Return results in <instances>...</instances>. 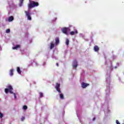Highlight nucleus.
Segmentation results:
<instances>
[{
    "mask_svg": "<svg viewBox=\"0 0 124 124\" xmlns=\"http://www.w3.org/2000/svg\"><path fill=\"white\" fill-rule=\"evenodd\" d=\"M60 44V39L58 37L55 38V41L51 42L50 46V49H53L55 46H58Z\"/></svg>",
    "mask_w": 124,
    "mask_h": 124,
    "instance_id": "nucleus-3",
    "label": "nucleus"
},
{
    "mask_svg": "<svg viewBox=\"0 0 124 124\" xmlns=\"http://www.w3.org/2000/svg\"><path fill=\"white\" fill-rule=\"evenodd\" d=\"M57 66H59V64L58 63H56Z\"/></svg>",
    "mask_w": 124,
    "mask_h": 124,
    "instance_id": "nucleus-31",
    "label": "nucleus"
},
{
    "mask_svg": "<svg viewBox=\"0 0 124 124\" xmlns=\"http://www.w3.org/2000/svg\"><path fill=\"white\" fill-rule=\"evenodd\" d=\"M13 72H14V69H11L10 70V76H13V75H14Z\"/></svg>",
    "mask_w": 124,
    "mask_h": 124,
    "instance_id": "nucleus-15",
    "label": "nucleus"
},
{
    "mask_svg": "<svg viewBox=\"0 0 124 124\" xmlns=\"http://www.w3.org/2000/svg\"><path fill=\"white\" fill-rule=\"evenodd\" d=\"M3 117V114L0 112V119H1Z\"/></svg>",
    "mask_w": 124,
    "mask_h": 124,
    "instance_id": "nucleus-24",
    "label": "nucleus"
},
{
    "mask_svg": "<svg viewBox=\"0 0 124 124\" xmlns=\"http://www.w3.org/2000/svg\"><path fill=\"white\" fill-rule=\"evenodd\" d=\"M22 109L25 110H27V109H28V106L26 105L23 106Z\"/></svg>",
    "mask_w": 124,
    "mask_h": 124,
    "instance_id": "nucleus-20",
    "label": "nucleus"
},
{
    "mask_svg": "<svg viewBox=\"0 0 124 124\" xmlns=\"http://www.w3.org/2000/svg\"><path fill=\"white\" fill-rule=\"evenodd\" d=\"M20 4H21V5H22V4H23V1H24V0H20Z\"/></svg>",
    "mask_w": 124,
    "mask_h": 124,
    "instance_id": "nucleus-25",
    "label": "nucleus"
},
{
    "mask_svg": "<svg viewBox=\"0 0 124 124\" xmlns=\"http://www.w3.org/2000/svg\"><path fill=\"white\" fill-rule=\"evenodd\" d=\"M35 65L36 66H37L38 65V63H37V62H35Z\"/></svg>",
    "mask_w": 124,
    "mask_h": 124,
    "instance_id": "nucleus-29",
    "label": "nucleus"
},
{
    "mask_svg": "<svg viewBox=\"0 0 124 124\" xmlns=\"http://www.w3.org/2000/svg\"><path fill=\"white\" fill-rule=\"evenodd\" d=\"M39 94L40 97H43V93H42V92H40Z\"/></svg>",
    "mask_w": 124,
    "mask_h": 124,
    "instance_id": "nucleus-21",
    "label": "nucleus"
},
{
    "mask_svg": "<svg viewBox=\"0 0 124 124\" xmlns=\"http://www.w3.org/2000/svg\"><path fill=\"white\" fill-rule=\"evenodd\" d=\"M21 54H24V52L21 51Z\"/></svg>",
    "mask_w": 124,
    "mask_h": 124,
    "instance_id": "nucleus-32",
    "label": "nucleus"
},
{
    "mask_svg": "<svg viewBox=\"0 0 124 124\" xmlns=\"http://www.w3.org/2000/svg\"><path fill=\"white\" fill-rule=\"evenodd\" d=\"M6 32H7V33H9V31H7Z\"/></svg>",
    "mask_w": 124,
    "mask_h": 124,
    "instance_id": "nucleus-34",
    "label": "nucleus"
},
{
    "mask_svg": "<svg viewBox=\"0 0 124 124\" xmlns=\"http://www.w3.org/2000/svg\"><path fill=\"white\" fill-rule=\"evenodd\" d=\"M78 33V32L77 31H72L70 32V34L71 35H74V34H77Z\"/></svg>",
    "mask_w": 124,
    "mask_h": 124,
    "instance_id": "nucleus-17",
    "label": "nucleus"
},
{
    "mask_svg": "<svg viewBox=\"0 0 124 124\" xmlns=\"http://www.w3.org/2000/svg\"><path fill=\"white\" fill-rule=\"evenodd\" d=\"M66 45H67V46H68V44H69V40H68V39H66Z\"/></svg>",
    "mask_w": 124,
    "mask_h": 124,
    "instance_id": "nucleus-19",
    "label": "nucleus"
},
{
    "mask_svg": "<svg viewBox=\"0 0 124 124\" xmlns=\"http://www.w3.org/2000/svg\"><path fill=\"white\" fill-rule=\"evenodd\" d=\"M60 87H61V84L60 83H56L55 85V89L59 93L60 98H61V99H64L63 94L61 93L62 92L61 91V89L60 88Z\"/></svg>",
    "mask_w": 124,
    "mask_h": 124,
    "instance_id": "nucleus-2",
    "label": "nucleus"
},
{
    "mask_svg": "<svg viewBox=\"0 0 124 124\" xmlns=\"http://www.w3.org/2000/svg\"><path fill=\"white\" fill-rule=\"evenodd\" d=\"M62 31H70V29L67 27H64L61 29Z\"/></svg>",
    "mask_w": 124,
    "mask_h": 124,
    "instance_id": "nucleus-10",
    "label": "nucleus"
},
{
    "mask_svg": "<svg viewBox=\"0 0 124 124\" xmlns=\"http://www.w3.org/2000/svg\"><path fill=\"white\" fill-rule=\"evenodd\" d=\"M0 50H1V47L0 46Z\"/></svg>",
    "mask_w": 124,
    "mask_h": 124,
    "instance_id": "nucleus-35",
    "label": "nucleus"
},
{
    "mask_svg": "<svg viewBox=\"0 0 124 124\" xmlns=\"http://www.w3.org/2000/svg\"><path fill=\"white\" fill-rule=\"evenodd\" d=\"M25 13L27 17L28 20H31V13L29 11H25Z\"/></svg>",
    "mask_w": 124,
    "mask_h": 124,
    "instance_id": "nucleus-8",
    "label": "nucleus"
},
{
    "mask_svg": "<svg viewBox=\"0 0 124 124\" xmlns=\"http://www.w3.org/2000/svg\"><path fill=\"white\" fill-rule=\"evenodd\" d=\"M77 66H78V62H77L76 60H74L72 63V67L73 69H76Z\"/></svg>",
    "mask_w": 124,
    "mask_h": 124,
    "instance_id": "nucleus-7",
    "label": "nucleus"
},
{
    "mask_svg": "<svg viewBox=\"0 0 124 124\" xmlns=\"http://www.w3.org/2000/svg\"><path fill=\"white\" fill-rule=\"evenodd\" d=\"M43 65L44 66H45V65H46V62H43Z\"/></svg>",
    "mask_w": 124,
    "mask_h": 124,
    "instance_id": "nucleus-27",
    "label": "nucleus"
},
{
    "mask_svg": "<svg viewBox=\"0 0 124 124\" xmlns=\"http://www.w3.org/2000/svg\"><path fill=\"white\" fill-rule=\"evenodd\" d=\"M117 59V56L113 55L111 58V61H115Z\"/></svg>",
    "mask_w": 124,
    "mask_h": 124,
    "instance_id": "nucleus-18",
    "label": "nucleus"
},
{
    "mask_svg": "<svg viewBox=\"0 0 124 124\" xmlns=\"http://www.w3.org/2000/svg\"><path fill=\"white\" fill-rule=\"evenodd\" d=\"M14 20V17L13 16H10L9 17L8 21V22H12Z\"/></svg>",
    "mask_w": 124,
    "mask_h": 124,
    "instance_id": "nucleus-13",
    "label": "nucleus"
},
{
    "mask_svg": "<svg viewBox=\"0 0 124 124\" xmlns=\"http://www.w3.org/2000/svg\"><path fill=\"white\" fill-rule=\"evenodd\" d=\"M105 116H109V114L111 113V110L109 109V108L108 106L106 107V108L104 109Z\"/></svg>",
    "mask_w": 124,
    "mask_h": 124,
    "instance_id": "nucleus-6",
    "label": "nucleus"
},
{
    "mask_svg": "<svg viewBox=\"0 0 124 124\" xmlns=\"http://www.w3.org/2000/svg\"><path fill=\"white\" fill-rule=\"evenodd\" d=\"M38 5H39V3L38 2L31 1V4H28V8H33V7L38 6Z\"/></svg>",
    "mask_w": 124,
    "mask_h": 124,
    "instance_id": "nucleus-5",
    "label": "nucleus"
},
{
    "mask_svg": "<svg viewBox=\"0 0 124 124\" xmlns=\"http://www.w3.org/2000/svg\"><path fill=\"white\" fill-rule=\"evenodd\" d=\"M74 31H77V30H75Z\"/></svg>",
    "mask_w": 124,
    "mask_h": 124,
    "instance_id": "nucleus-33",
    "label": "nucleus"
},
{
    "mask_svg": "<svg viewBox=\"0 0 124 124\" xmlns=\"http://www.w3.org/2000/svg\"><path fill=\"white\" fill-rule=\"evenodd\" d=\"M19 48H21V46L20 45H16L12 47L13 50H19Z\"/></svg>",
    "mask_w": 124,
    "mask_h": 124,
    "instance_id": "nucleus-9",
    "label": "nucleus"
},
{
    "mask_svg": "<svg viewBox=\"0 0 124 124\" xmlns=\"http://www.w3.org/2000/svg\"><path fill=\"white\" fill-rule=\"evenodd\" d=\"M16 70H17V72L18 73V74H21V73H22V72L21 71V69H20V67H17Z\"/></svg>",
    "mask_w": 124,
    "mask_h": 124,
    "instance_id": "nucleus-16",
    "label": "nucleus"
},
{
    "mask_svg": "<svg viewBox=\"0 0 124 124\" xmlns=\"http://www.w3.org/2000/svg\"><path fill=\"white\" fill-rule=\"evenodd\" d=\"M6 31H10V29H8L6 30Z\"/></svg>",
    "mask_w": 124,
    "mask_h": 124,
    "instance_id": "nucleus-28",
    "label": "nucleus"
},
{
    "mask_svg": "<svg viewBox=\"0 0 124 124\" xmlns=\"http://www.w3.org/2000/svg\"><path fill=\"white\" fill-rule=\"evenodd\" d=\"M12 94L14 95V97L15 99H17V95H18V93L16 92V93H12Z\"/></svg>",
    "mask_w": 124,
    "mask_h": 124,
    "instance_id": "nucleus-14",
    "label": "nucleus"
},
{
    "mask_svg": "<svg viewBox=\"0 0 124 124\" xmlns=\"http://www.w3.org/2000/svg\"><path fill=\"white\" fill-rule=\"evenodd\" d=\"M6 88H5L4 91L5 93H8V92H9L10 93H13V88L12 87V86L11 85L9 84L6 86Z\"/></svg>",
    "mask_w": 124,
    "mask_h": 124,
    "instance_id": "nucleus-4",
    "label": "nucleus"
},
{
    "mask_svg": "<svg viewBox=\"0 0 124 124\" xmlns=\"http://www.w3.org/2000/svg\"><path fill=\"white\" fill-rule=\"evenodd\" d=\"M106 64L108 65V67H107V74L106 76V83L107 85V89L106 90V98H108L109 97V94H110V91L111 89H112V87H111V77L110 76V73H111V71L113 69V66H112V62H111V61L110 59H107L105 62Z\"/></svg>",
    "mask_w": 124,
    "mask_h": 124,
    "instance_id": "nucleus-1",
    "label": "nucleus"
},
{
    "mask_svg": "<svg viewBox=\"0 0 124 124\" xmlns=\"http://www.w3.org/2000/svg\"><path fill=\"white\" fill-rule=\"evenodd\" d=\"M94 52H98L99 51V47L97 46H95L93 47Z\"/></svg>",
    "mask_w": 124,
    "mask_h": 124,
    "instance_id": "nucleus-12",
    "label": "nucleus"
},
{
    "mask_svg": "<svg viewBox=\"0 0 124 124\" xmlns=\"http://www.w3.org/2000/svg\"><path fill=\"white\" fill-rule=\"evenodd\" d=\"M89 86V84L86 83L85 82H82L81 83V87L83 88V89H85L87 88Z\"/></svg>",
    "mask_w": 124,
    "mask_h": 124,
    "instance_id": "nucleus-11",
    "label": "nucleus"
},
{
    "mask_svg": "<svg viewBox=\"0 0 124 124\" xmlns=\"http://www.w3.org/2000/svg\"><path fill=\"white\" fill-rule=\"evenodd\" d=\"M64 34H66V35H68V32L67 31H63L62 32Z\"/></svg>",
    "mask_w": 124,
    "mask_h": 124,
    "instance_id": "nucleus-23",
    "label": "nucleus"
},
{
    "mask_svg": "<svg viewBox=\"0 0 124 124\" xmlns=\"http://www.w3.org/2000/svg\"><path fill=\"white\" fill-rule=\"evenodd\" d=\"M21 120L22 122H23L24 120H25V118H24V117H22L21 118Z\"/></svg>",
    "mask_w": 124,
    "mask_h": 124,
    "instance_id": "nucleus-26",
    "label": "nucleus"
},
{
    "mask_svg": "<svg viewBox=\"0 0 124 124\" xmlns=\"http://www.w3.org/2000/svg\"><path fill=\"white\" fill-rule=\"evenodd\" d=\"M53 58H54V59H56V58L55 57H53Z\"/></svg>",
    "mask_w": 124,
    "mask_h": 124,
    "instance_id": "nucleus-36",
    "label": "nucleus"
},
{
    "mask_svg": "<svg viewBox=\"0 0 124 124\" xmlns=\"http://www.w3.org/2000/svg\"><path fill=\"white\" fill-rule=\"evenodd\" d=\"M118 67H119V63H116V66H114L115 69L118 68Z\"/></svg>",
    "mask_w": 124,
    "mask_h": 124,
    "instance_id": "nucleus-22",
    "label": "nucleus"
},
{
    "mask_svg": "<svg viewBox=\"0 0 124 124\" xmlns=\"http://www.w3.org/2000/svg\"><path fill=\"white\" fill-rule=\"evenodd\" d=\"M93 121H95V117H94V118H93Z\"/></svg>",
    "mask_w": 124,
    "mask_h": 124,
    "instance_id": "nucleus-30",
    "label": "nucleus"
}]
</instances>
